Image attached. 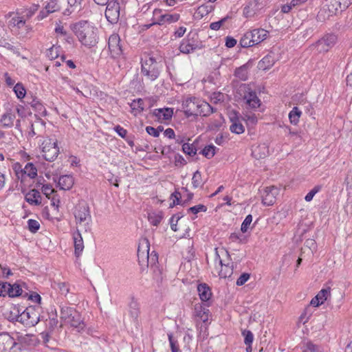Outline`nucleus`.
I'll return each mask as SVG.
<instances>
[{
  "label": "nucleus",
  "mask_w": 352,
  "mask_h": 352,
  "mask_svg": "<svg viewBox=\"0 0 352 352\" xmlns=\"http://www.w3.org/2000/svg\"><path fill=\"white\" fill-rule=\"evenodd\" d=\"M72 30L82 45L91 48L98 42V29L87 21L75 23Z\"/></svg>",
  "instance_id": "1"
},
{
  "label": "nucleus",
  "mask_w": 352,
  "mask_h": 352,
  "mask_svg": "<svg viewBox=\"0 0 352 352\" xmlns=\"http://www.w3.org/2000/svg\"><path fill=\"white\" fill-rule=\"evenodd\" d=\"M39 306H30L19 314L17 310V314L14 317L10 316V320L16 321L22 323L26 327H34L40 321Z\"/></svg>",
  "instance_id": "2"
},
{
  "label": "nucleus",
  "mask_w": 352,
  "mask_h": 352,
  "mask_svg": "<svg viewBox=\"0 0 352 352\" xmlns=\"http://www.w3.org/2000/svg\"><path fill=\"white\" fill-rule=\"evenodd\" d=\"M60 317L62 320L69 323L72 327L77 329L78 332L83 331L85 328L81 314L74 307H61Z\"/></svg>",
  "instance_id": "3"
},
{
  "label": "nucleus",
  "mask_w": 352,
  "mask_h": 352,
  "mask_svg": "<svg viewBox=\"0 0 352 352\" xmlns=\"http://www.w3.org/2000/svg\"><path fill=\"white\" fill-rule=\"evenodd\" d=\"M160 63L153 56H145L141 59V72L151 81L157 79L160 74Z\"/></svg>",
  "instance_id": "4"
},
{
  "label": "nucleus",
  "mask_w": 352,
  "mask_h": 352,
  "mask_svg": "<svg viewBox=\"0 0 352 352\" xmlns=\"http://www.w3.org/2000/svg\"><path fill=\"white\" fill-rule=\"evenodd\" d=\"M162 10L160 9L154 10V21L151 24L147 25V28H149L153 25H162L166 22L168 23H175L178 21L180 18V15L177 13L160 14Z\"/></svg>",
  "instance_id": "5"
},
{
  "label": "nucleus",
  "mask_w": 352,
  "mask_h": 352,
  "mask_svg": "<svg viewBox=\"0 0 352 352\" xmlns=\"http://www.w3.org/2000/svg\"><path fill=\"white\" fill-rule=\"evenodd\" d=\"M42 153L44 159L48 162L54 161L59 153L57 141L52 142L51 140L43 143Z\"/></svg>",
  "instance_id": "6"
},
{
  "label": "nucleus",
  "mask_w": 352,
  "mask_h": 352,
  "mask_svg": "<svg viewBox=\"0 0 352 352\" xmlns=\"http://www.w3.org/2000/svg\"><path fill=\"white\" fill-rule=\"evenodd\" d=\"M204 47L201 41L195 40L193 38H190V34L181 42L179 49V51L186 54L192 53L197 50H201Z\"/></svg>",
  "instance_id": "7"
},
{
  "label": "nucleus",
  "mask_w": 352,
  "mask_h": 352,
  "mask_svg": "<svg viewBox=\"0 0 352 352\" xmlns=\"http://www.w3.org/2000/svg\"><path fill=\"white\" fill-rule=\"evenodd\" d=\"M108 50L111 57L118 58L122 54L120 38L118 34H111L108 39Z\"/></svg>",
  "instance_id": "8"
},
{
  "label": "nucleus",
  "mask_w": 352,
  "mask_h": 352,
  "mask_svg": "<svg viewBox=\"0 0 352 352\" xmlns=\"http://www.w3.org/2000/svg\"><path fill=\"white\" fill-rule=\"evenodd\" d=\"M337 41V36L334 34H327L316 43L317 50L320 53L327 52Z\"/></svg>",
  "instance_id": "9"
},
{
  "label": "nucleus",
  "mask_w": 352,
  "mask_h": 352,
  "mask_svg": "<svg viewBox=\"0 0 352 352\" xmlns=\"http://www.w3.org/2000/svg\"><path fill=\"white\" fill-rule=\"evenodd\" d=\"M105 10V16L111 23H116L120 17V4L117 0H111L107 3Z\"/></svg>",
  "instance_id": "10"
},
{
  "label": "nucleus",
  "mask_w": 352,
  "mask_h": 352,
  "mask_svg": "<svg viewBox=\"0 0 352 352\" xmlns=\"http://www.w3.org/2000/svg\"><path fill=\"white\" fill-rule=\"evenodd\" d=\"M198 104L199 101L195 97H190L183 101L182 106L186 118L192 116H198Z\"/></svg>",
  "instance_id": "11"
},
{
  "label": "nucleus",
  "mask_w": 352,
  "mask_h": 352,
  "mask_svg": "<svg viewBox=\"0 0 352 352\" xmlns=\"http://www.w3.org/2000/svg\"><path fill=\"white\" fill-rule=\"evenodd\" d=\"M229 118L232 122L230 126V130L232 133L241 134L245 131V127L241 122V120L243 119L237 111H232Z\"/></svg>",
  "instance_id": "12"
},
{
  "label": "nucleus",
  "mask_w": 352,
  "mask_h": 352,
  "mask_svg": "<svg viewBox=\"0 0 352 352\" xmlns=\"http://www.w3.org/2000/svg\"><path fill=\"white\" fill-rule=\"evenodd\" d=\"M74 216L76 219L80 223L87 221V219L91 221L90 209L88 204L85 202L79 204L76 208Z\"/></svg>",
  "instance_id": "13"
},
{
  "label": "nucleus",
  "mask_w": 352,
  "mask_h": 352,
  "mask_svg": "<svg viewBox=\"0 0 352 352\" xmlns=\"http://www.w3.org/2000/svg\"><path fill=\"white\" fill-rule=\"evenodd\" d=\"M197 292L201 302H204L206 306H210L212 305L211 298L212 293L209 285L205 283L199 284L197 285Z\"/></svg>",
  "instance_id": "14"
},
{
  "label": "nucleus",
  "mask_w": 352,
  "mask_h": 352,
  "mask_svg": "<svg viewBox=\"0 0 352 352\" xmlns=\"http://www.w3.org/2000/svg\"><path fill=\"white\" fill-rule=\"evenodd\" d=\"M16 342L7 332L0 333V352H6L16 349Z\"/></svg>",
  "instance_id": "15"
},
{
  "label": "nucleus",
  "mask_w": 352,
  "mask_h": 352,
  "mask_svg": "<svg viewBox=\"0 0 352 352\" xmlns=\"http://www.w3.org/2000/svg\"><path fill=\"white\" fill-rule=\"evenodd\" d=\"M128 314L134 323L138 322V318L140 314V304L134 297H131L128 304Z\"/></svg>",
  "instance_id": "16"
},
{
  "label": "nucleus",
  "mask_w": 352,
  "mask_h": 352,
  "mask_svg": "<svg viewBox=\"0 0 352 352\" xmlns=\"http://www.w3.org/2000/svg\"><path fill=\"white\" fill-rule=\"evenodd\" d=\"M209 307L205 305L204 302H199L195 304L194 307L195 315L199 318L206 325H207L210 314V310L208 309Z\"/></svg>",
  "instance_id": "17"
},
{
  "label": "nucleus",
  "mask_w": 352,
  "mask_h": 352,
  "mask_svg": "<svg viewBox=\"0 0 352 352\" xmlns=\"http://www.w3.org/2000/svg\"><path fill=\"white\" fill-rule=\"evenodd\" d=\"M276 60V54L271 51L258 62V67L260 69L267 70L271 68Z\"/></svg>",
  "instance_id": "18"
},
{
  "label": "nucleus",
  "mask_w": 352,
  "mask_h": 352,
  "mask_svg": "<svg viewBox=\"0 0 352 352\" xmlns=\"http://www.w3.org/2000/svg\"><path fill=\"white\" fill-rule=\"evenodd\" d=\"M277 188L274 186L267 187L265 190V195L263 196L262 204L265 206H272L276 201Z\"/></svg>",
  "instance_id": "19"
},
{
  "label": "nucleus",
  "mask_w": 352,
  "mask_h": 352,
  "mask_svg": "<svg viewBox=\"0 0 352 352\" xmlns=\"http://www.w3.org/2000/svg\"><path fill=\"white\" fill-rule=\"evenodd\" d=\"M25 200L30 205L39 206L42 203V197L40 192L34 188L25 195Z\"/></svg>",
  "instance_id": "20"
},
{
  "label": "nucleus",
  "mask_w": 352,
  "mask_h": 352,
  "mask_svg": "<svg viewBox=\"0 0 352 352\" xmlns=\"http://www.w3.org/2000/svg\"><path fill=\"white\" fill-rule=\"evenodd\" d=\"M7 295L10 298H15V297H18V296H21L22 298H25L26 296H28V293L26 292H23L21 286L19 284L9 283V286L7 289Z\"/></svg>",
  "instance_id": "21"
},
{
  "label": "nucleus",
  "mask_w": 352,
  "mask_h": 352,
  "mask_svg": "<svg viewBox=\"0 0 352 352\" xmlns=\"http://www.w3.org/2000/svg\"><path fill=\"white\" fill-rule=\"evenodd\" d=\"M34 345V340L32 336L25 335L21 336L16 342V350L25 351L27 350L28 346Z\"/></svg>",
  "instance_id": "22"
},
{
  "label": "nucleus",
  "mask_w": 352,
  "mask_h": 352,
  "mask_svg": "<svg viewBox=\"0 0 352 352\" xmlns=\"http://www.w3.org/2000/svg\"><path fill=\"white\" fill-rule=\"evenodd\" d=\"M73 239L74 243V254L76 258H78L84 249L82 237L78 230L73 234Z\"/></svg>",
  "instance_id": "23"
},
{
  "label": "nucleus",
  "mask_w": 352,
  "mask_h": 352,
  "mask_svg": "<svg viewBox=\"0 0 352 352\" xmlns=\"http://www.w3.org/2000/svg\"><path fill=\"white\" fill-rule=\"evenodd\" d=\"M74 184V178L69 175H62L58 179V186L60 190H69L72 188Z\"/></svg>",
  "instance_id": "24"
},
{
  "label": "nucleus",
  "mask_w": 352,
  "mask_h": 352,
  "mask_svg": "<svg viewBox=\"0 0 352 352\" xmlns=\"http://www.w3.org/2000/svg\"><path fill=\"white\" fill-rule=\"evenodd\" d=\"M269 153L268 147L265 144H261L253 146L252 155L256 160L265 158Z\"/></svg>",
  "instance_id": "25"
},
{
  "label": "nucleus",
  "mask_w": 352,
  "mask_h": 352,
  "mask_svg": "<svg viewBox=\"0 0 352 352\" xmlns=\"http://www.w3.org/2000/svg\"><path fill=\"white\" fill-rule=\"evenodd\" d=\"M244 100L252 109H256L261 105V100L254 91H250L244 96Z\"/></svg>",
  "instance_id": "26"
},
{
  "label": "nucleus",
  "mask_w": 352,
  "mask_h": 352,
  "mask_svg": "<svg viewBox=\"0 0 352 352\" xmlns=\"http://www.w3.org/2000/svg\"><path fill=\"white\" fill-rule=\"evenodd\" d=\"M153 114L158 120H169L172 118L173 109L171 108L156 109Z\"/></svg>",
  "instance_id": "27"
},
{
  "label": "nucleus",
  "mask_w": 352,
  "mask_h": 352,
  "mask_svg": "<svg viewBox=\"0 0 352 352\" xmlns=\"http://www.w3.org/2000/svg\"><path fill=\"white\" fill-rule=\"evenodd\" d=\"M252 34L255 45L265 41L269 36V32L262 28L252 30Z\"/></svg>",
  "instance_id": "28"
},
{
  "label": "nucleus",
  "mask_w": 352,
  "mask_h": 352,
  "mask_svg": "<svg viewBox=\"0 0 352 352\" xmlns=\"http://www.w3.org/2000/svg\"><path fill=\"white\" fill-rule=\"evenodd\" d=\"M198 116H202L204 117L210 116L211 113L216 111V109L212 107L209 103L203 101L201 103L199 102L198 104Z\"/></svg>",
  "instance_id": "29"
},
{
  "label": "nucleus",
  "mask_w": 352,
  "mask_h": 352,
  "mask_svg": "<svg viewBox=\"0 0 352 352\" xmlns=\"http://www.w3.org/2000/svg\"><path fill=\"white\" fill-rule=\"evenodd\" d=\"M239 44L244 48L255 45L253 41L252 31H248L243 35L239 41Z\"/></svg>",
  "instance_id": "30"
},
{
  "label": "nucleus",
  "mask_w": 352,
  "mask_h": 352,
  "mask_svg": "<svg viewBox=\"0 0 352 352\" xmlns=\"http://www.w3.org/2000/svg\"><path fill=\"white\" fill-rule=\"evenodd\" d=\"M234 75L241 80L245 81L248 80V65L246 63L239 67L236 68Z\"/></svg>",
  "instance_id": "31"
},
{
  "label": "nucleus",
  "mask_w": 352,
  "mask_h": 352,
  "mask_svg": "<svg viewBox=\"0 0 352 352\" xmlns=\"http://www.w3.org/2000/svg\"><path fill=\"white\" fill-rule=\"evenodd\" d=\"M131 108V112L136 116L138 113H140L144 109V102L142 98L133 100L130 104Z\"/></svg>",
  "instance_id": "32"
},
{
  "label": "nucleus",
  "mask_w": 352,
  "mask_h": 352,
  "mask_svg": "<svg viewBox=\"0 0 352 352\" xmlns=\"http://www.w3.org/2000/svg\"><path fill=\"white\" fill-rule=\"evenodd\" d=\"M164 218V214L162 211L154 212L148 214V219L154 226H157Z\"/></svg>",
  "instance_id": "33"
},
{
  "label": "nucleus",
  "mask_w": 352,
  "mask_h": 352,
  "mask_svg": "<svg viewBox=\"0 0 352 352\" xmlns=\"http://www.w3.org/2000/svg\"><path fill=\"white\" fill-rule=\"evenodd\" d=\"M219 148H217L213 144H210L208 146H206L201 151L200 154L203 155L207 159H211L214 156V155L217 153V151H218Z\"/></svg>",
  "instance_id": "34"
},
{
  "label": "nucleus",
  "mask_w": 352,
  "mask_h": 352,
  "mask_svg": "<svg viewBox=\"0 0 352 352\" xmlns=\"http://www.w3.org/2000/svg\"><path fill=\"white\" fill-rule=\"evenodd\" d=\"M23 174L28 175L31 179H34L37 176V168L32 162L28 163L23 169Z\"/></svg>",
  "instance_id": "35"
},
{
  "label": "nucleus",
  "mask_w": 352,
  "mask_h": 352,
  "mask_svg": "<svg viewBox=\"0 0 352 352\" xmlns=\"http://www.w3.org/2000/svg\"><path fill=\"white\" fill-rule=\"evenodd\" d=\"M302 114L301 111L297 107H294L289 113V119L291 124L297 125L299 122V119Z\"/></svg>",
  "instance_id": "36"
},
{
  "label": "nucleus",
  "mask_w": 352,
  "mask_h": 352,
  "mask_svg": "<svg viewBox=\"0 0 352 352\" xmlns=\"http://www.w3.org/2000/svg\"><path fill=\"white\" fill-rule=\"evenodd\" d=\"M14 118V115L10 113H6L1 116L0 122L2 124L3 126L10 127L13 125Z\"/></svg>",
  "instance_id": "37"
},
{
  "label": "nucleus",
  "mask_w": 352,
  "mask_h": 352,
  "mask_svg": "<svg viewBox=\"0 0 352 352\" xmlns=\"http://www.w3.org/2000/svg\"><path fill=\"white\" fill-rule=\"evenodd\" d=\"M192 184L195 188L199 187L203 188L204 186V182H203L201 174V172L198 170H196L192 175Z\"/></svg>",
  "instance_id": "38"
},
{
  "label": "nucleus",
  "mask_w": 352,
  "mask_h": 352,
  "mask_svg": "<svg viewBox=\"0 0 352 352\" xmlns=\"http://www.w3.org/2000/svg\"><path fill=\"white\" fill-rule=\"evenodd\" d=\"M182 150L185 154L189 156L195 155L197 151L194 144H189L188 142H186L182 145Z\"/></svg>",
  "instance_id": "39"
},
{
  "label": "nucleus",
  "mask_w": 352,
  "mask_h": 352,
  "mask_svg": "<svg viewBox=\"0 0 352 352\" xmlns=\"http://www.w3.org/2000/svg\"><path fill=\"white\" fill-rule=\"evenodd\" d=\"M13 91L19 99H23L25 96L26 91L21 82L16 83L13 88Z\"/></svg>",
  "instance_id": "40"
},
{
  "label": "nucleus",
  "mask_w": 352,
  "mask_h": 352,
  "mask_svg": "<svg viewBox=\"0 0 352 352\" xmlns=\"http://www.w3.org/2000/svg\"><path fill=\"white\" fill-rule=\"evenodd\" d=\"M51 332L47 331H44L40 333V337L42 340V342L49 348H53V346L51 344Z\"/></svg>",
  "instance_id": "41"
},
{
  "label": "nucleus",
  "mask_w": 352,
  "mask_h": 352,
  "mask_svg": "<svg viewBox=\"0 0 352 352\" xmlns=\"http://www.w3.org/2000/svg\"><path fill=\"white\" fill-rule=\"evenodd\" d=\"M45 9L47 10L46 14H51L58 11L60 10V7L57 3V0H50L45 6Z\"/></svg>",
  "instance_id": "42"
},
{
  "label": "nucleus",
  "mask_w": 352,
  "mask_h": 352,
  "mask_svg": "<svg viewBox=\"0 0 352 352\" xmlns=\"http://www.w3.org/2000/svg\"><path fill=\"white\" fill-rule=\"evenodd\" d=\"M28 228L32 233H36L40 228V223L38 221L30 219L28 221Z\"/></svg>",
  "instance_id": "43"
},
{
  "label": "nucleus",
  "mask_w": 352,
  "mask_h": 352,
  "mask_svg": "<svg viewBox=\"0 0 352 352\" xmlns=\"http://www.w3.org/2000/svg\"><path fill=\"white\" fill-rule=\"evenodd\" d=\"M241 334L244 337L245 344H252L254 340V335L251 331L247 329L243 330Z\"/></svg>",
  "instance_id": "44"
},
{
  "label": "nucleus",
  "mask_w": 352,
  "mask_h": 352,
  "mask_svg": "<svg viewBox=\"0 0 352 352\" xmlns=\"http://www.w3.org/2000/svg\"><path fill=\"white\" fill-rule=\"evenodd\" d=\"M168 341L170 343V346L172 352H181L179 348V345L177 341L174 339L172 333L168 334Z\"/></svg>",
  "instance_id": "45"
},
{
  "label": "nucleus",
  "mask_w": 352,
  "mask_h": 352,
  "mask_svg": "<svg viewBox=\"0 0 352 352\" xmlns=\"http://www.w3.org/2000/svg\"><path fill=\"white\" fill-rule=\"evenodd\" d=\"M58 320L56 316L53 318H50L47 323L46 324V331L52 333L55 328L57 327Z\"/></svg>",
  "instance_id": "46"
},
{
  "label": "nucleus",
  "mask_w": 352,
  "mask_h": 352,
  "mask_svg": "<svg viewBox=\"0 0 352 352\" xmlns=\"http://www.w3.org/2000/svg\"><path fill=\"white\" fill-rule=\"evenodd\" d=\"M207 210V207L203 204H198L192 207L189 208L187 210L188 213L192 212L194 214H197L199 212H206Z\"/></svg>",
  "instance_id": "47"
},
{
  "label": "nucleus",
  "mask_w": 352,
  "mask_h": 352,
  "mask_svg": "<svg viewBox=\"0 0 352 352\" xmlns=\"http://www.w3.org/2000/svg\"><path fill=\"white\" fill-rule=\"evenodd\" d=\"M233 273V265L231 266L229 264L225 265V269H221L219 272V276L222 278L230 277Z\"/></svg>",
  "instance_id": "48"
},
{
  "label": "nucleus",
  "mask_w": 352,
  "mask_h": 352,
  "mask_svg": "<svg viewBox=\"0 0 352 352\" xmlns=\"http://www.w3.org/2000/svg\"><path fill=\"white\" fill-rule=\"evenodd\" d=\"M252 221V216L251 214L247 215L241 226V230L243 233H245L248 231L249 226L251 224Z\"/></svg>",
  "instance_id": "49"
},
{
  "label": "nucleus",
  "mask_w": 352,
  "mask_h": 352,
  "mask_svg": "<svg viewBox=\"0 0 352 352\" xmlns=\"http://www.w3.org/2000/svg\"><path fill=\"white\" fill-rule=\"evenodd\" d=\"M23 168H22V166L20 163L19 162H16L15 164H14L13 165V170L15 173V175L17 177V178L19 179H21V182H23Z\"/></svg>",
  "instance_id": "50"
},
{
  "label": "nucleus",
  "mask_w": 352,
  "mask_h": 352,
  "mask_svg": "<svg viewBox=\"0 0 352 352\" xmlns=\"http://www.w3.org/2000/svg\"><path fill=\"white\" fill-rule=\"evenodd\" d=\"M253 6L252 3H250L248 5H247L244 9H243V15L245 17H252L254 16L256 14V10L252 8V6Z\"/></svg>",
  "instance_id": "51"
},
{
  "label": "nucleus",
  "mask_w": 352,
  "mask_h": 352,
  "mask_svg": "<svg viewBox=\"0 0 352 352\" xmlns=\"http://www.w3.org/2000/svg\"><path fill=\"white\" fill-rule=\"evenodd\" d=\"M321 186H316L314 188L311 190L305 197V199L306 201H311L313 199L314 196L320 190Z\"/></svg>",
  "instance_id": "52"
},
{
  "label": "nucleus",
  "mask_w": 352,
  "mask_h": 352,
  "mask_svg": "<svg viewBox=\"0 0 352 352\" xmlns=\"http://www.w3.org/2000/svg\"><path fill=\"white\" fill-rule=\"evenodd\" d=\"M250 277V274L249 273L244 272L241 274V276L236 280V284L238 286L243 285Z\"/></svg>",
  "instance_id": "53"
},
{
  "label": "nucleus",
  "mask_w": 352,
  "mask_h": 352,
  "mask_svg": "<svg viewBox=\"0 0 352 352\" xmlns=\"http://www.w3.org/2000/svg\"><path fill=\"white\" fill-rule=\"evenodd\" d=\"M228 19V16H227L218 21L211 23L210 25V29L213 30H219L221 26L227 21Z\"/></svg>",
  "instance_id": "54"
},
{
  "label": "nucleus",
  "mask_w": 352,
  "mask_h": 352,
  "mask_svg": "<svg viewBox=\"0 0 352 352\" xmlns=\"http://www.w3.org/2000/svg\"><path fill=\"white\" fill-rule=\"evenodd\" d=\"M330 294V288L322 289L316 296L324 302L327 299L328 294Z\"/></svg>",
  "instance_id": "55"
},
{
  "label": "nucleus",
  "mask_w": 352,
  "mask_h": 352,
  "mask_svg": "<svg viewBox=\"0 0 352 352\" xmlns=\"http://www.w3.org/2000/svg\"><path fill=\"white\" fill-rule=\"evenodd\" d=\"M41 190L42 192L48 198L50 197V195L54 192V189L50 184L42 185Z\"/></svg>",
  "instance_id": "56"
},
{
  "label": "nucleus",
  "mask_w": 352,
  "mask_h": 352,
  "mask_svg": "<svg viewBox=\"0 0 352 352\" xmlns=\"http://www.w3.org/2000/svg\"><path fill=\"white\" fill-rule=\"evenodd\" d=\"M26 298H28L29 300H31L33 302H35L38 304H41V297L36 292H32L30 294L28 293V296H26Z\"/></svg>",
  "instance_id": "57"
},
{
  "label": "nucleus",
  "mask_w": 352,
  "mask_h": 352,
  "mask_svg": "<svg viewBox=\"0 0 352 352\" xmlns=\"http://www.w3.org/2000/svg\"><path fill=\"white\" fill-rule=\"evenodd\" d=\"M221 125L222 122L221 120H214L208 124V127L210 131H216L218 130Z\"/></svg>",
  "instance_id": "58"
},
{
  "label": "nucleus",
  "mask_w": 352,
  "mask_h": 352,
  "mask_svg": "<svg viewBox=\"0 0 352 352\" xmlns=\"http://www.w3.org/2000/svg\"><path fill=\"white\" fill-rule=\"evenodd\" d=\"M57 286L61 294L66 296L69 293V289L65 283H58Z\"/></svg>",
  "instance_id": "59"
},
{
  "label": "nucleus",
  "mask_w": 352,
  "mask_h": 352,
  "mask_svg": "<svg viewBox=\"0 0 352 352\" xmlns=\"http://www.w3.org/2000/svg\"><path fill=\"white\" fill-rule=\"evenodd\" d=\"M114 131L122 138H126L127 135V131L120 125H117L114 127Z\"/></svg>",
  "instance_id": "60"
},
{
  "label": "nucleus",
  "mask_w": 352,
  "mask_h": 352,
  "mask_svg": "<svg viewBox=\"0 0 352 352\" xmlns=\"http://www.w3.org/2000/svg\"><path fill=\"white\" fill-rule=\"evenodd\" d=\"M9 286V283L8 282H1L0 283V296L5 297L7 296V289Z\"/></svg>",
  "instance_id": "61"
},
{
  "label": "nucleus",
  "mask_w": 352,
  "mask_h": 352,
  "mask_svg": "<svg viewBox=\"0 0 352 352\" xmlns=\"http://www.w3.org/2000/svg\"><path fill=\"white\" fill-rule=\"evenodd\" d=\"M186 160L183 157V156L179 153H177L175 155V166H178V165H180V166H184L185 164H186Z\"/></svg>",
  "instance_id": "62"
},
{
  "label": "nucleus",
  "mask_w": 352,
  "mask_h": 352,
  "mask_svg": "<svg viewBox=\"0 0 352 352\" xmlns=\"http://www.w3.org/2000/svg\"><path fill=\"white\" fill-rule=\"evenodd\" d=\"M195 256V250H193L192 246L188 247L187 255L186 256L185 259L187 260V261L190 262L192 259H194Z\"/></svg>",
  "instance_id": "63"
},
{
  "label": "nucleus",
  "mask_w": 352,
  "mask_h": 352,
  "mask_svg": "<svg viewBox=\"0 0 352 352\" xmlns=\"http://www.w3.org/2000/svg\"><path fill=\"white\" fill-rule=\"evenodd\" d=\"M306 348L310 352H318V346L314 344L312 342L309 341L306 344Z\"/></svg>",
  "instance_id": "64"
}]
</instances>
